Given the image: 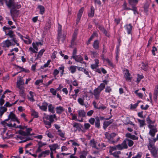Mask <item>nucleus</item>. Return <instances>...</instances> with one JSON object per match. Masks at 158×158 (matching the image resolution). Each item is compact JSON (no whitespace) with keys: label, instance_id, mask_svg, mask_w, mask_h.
Here are the masks:
<instances>
[{"label":"nucleus","instance_id":"1","mask_svg":"<svg viewBox=\"0 0 158 158\" xmlns=\"http://www.w3.org/2000/svg\"><path fill=\"white\" fill-rule=\"evenodd\" d=\"M147 147L152 157L158 158V148L155 147V143L150 142L147 145Z\"/></svg>","mask_w":158,"mask_h":158},{"label":"nucleus","instance_id":"2","mask_svg":"<svg viewBox=\"0 0 158 158\" xmlns=\"http://www.w3.org/2000/svg\"><path fill=\"white\" fill-rule=\"evenodd\" d=\"M15 44H16L17 46H19V45L18 40L16 38H13L11 42L9 40H7L3 41L2 43L3 47L7 48H9L10 46H14Z\"/></svg>","mask_w":158,"mask_h":158},{"label":"nucleus","instance_id":"3","mask_svg":"<svg viewBox=\"0 0 158 158\" xmlns=\"http://www.w3.org/2000/svg\"><path fill=\"white\" fill-rule=\"evenodd\" d=\"M117 148L115 147H110L109 150V153L110 155H112L115 158L119 157V155L121 154L119 151H115Z\"/></svg>","mask_w":158,"mask_h":158},{"label":"nucleus","instance_id":"4","mask_svg":"<svg viewBox=\"0 0 158 158\" xmlns=\"http://www.w3.org/2000/svg\"><path fill=\"white\" fill-rule=\"evenodd\" d=\"M148 127L150 129L149 133V134L152 137H154L157 131L156 125L149 124Z\"/></svg>","mask_w":158,"mask_h":158},{"label":"nucleus","instance_id":"5","mask_svg":"<svg viewBox=\"0 0 158 158\" xmlns=\"http://www.w3.org/2000/svg\"><path fill=\"white\" fill-rule=\"evenodd\" d=\"M77 113L78 114V118L77 121L79 122H83V118L85 117L86 113L84 110H78Z\"/></svg>","mask_w":158,"mask_h":158},{"label":"nucleus","instance_id":"6","mask_svg":"<svg viewBox=\"0 0 158 158\" xmlns=\"http://www.w3.org/2000/svg\"><path fill=\"white\" fill-rule=\"evenodd\" d=\"M115 147L119 150H122L128 148V145L127 143H126L125 140L122 143L117 145Z\"/></svg>","mask_w":158,"mask_h":158},{"label":"nucleus","instance_id":"7","mask_svg":"<svg viewBox=\"0 0 158 158\" xmlns=\"http://www.w3.org/2000/svg\"><path fill=\"white\" fill-rule=\"evenodd\" d=\"M108 81L106 80L103 81V82L100 84V85L98 86L97 88L102 91L105 88L106 85L108 84Z\"/></svg>","mask_w":158,"mask_h":158},{"label":"nucleus","instance_id":"8","mask_svg":"<svg viewBox=\"0 0 158 158\" xmlns=\"http://www.w3.org/2000/svg\"><path fill=\"white\" fill-rule=\"evenodd\" d=\"M50 153V151L49 150H46L42 151L38 155V157L40 158L41 157H45L49 155Z\"/></svg>","mask_w":158,"mask_h":158},{"label":"nucleus","instance_id":"9","mask_svg":"<svg viewBox=\"0 0 158 158\" xmlns=\"http://www.w3.org/2000/svg\"><path fill=\"white\" fill-rule=\"evenodd\" d=\"M101 92V91L98 89L97 88L94 89V91L93 95L96 99L99 100V99L100 94Z\"/></svg>","mask_w":158,"mask_h":158},{"label":"nucleus","instance_id":"10","mask_svg":"<svg viewBox=\"0 0 158 158\" xmlns=\"http://www.w3.org/2000/svg\"><path fill=\"white\" fill-rule=\"evenodd\" d=\"M8 119H6L4 121H2L1 122V124L4 127H6V126H8L10 128L12 127V123H8L6 122L8 121Z\"/></svg>","mask_w":158,"mask_h":158},{"label":"nucleus","instance_id":"11","mask_svg":"<svg viewBox=\"0 0 158 158\" xmlns=\"http://www.w3.org/2000/svg\"><path fill=\"white\" fill-rule=\"evenodd\" d=\"M49 147L50 148L51 151H55L56 149L60 148V147L57 143H54L50 145Z\"/></svg>","mask_w":158,"mask_h":158},{"label":"nucleus","instance_id":"12","mask_svg":"<svg viewBox=\"0 0 158 158\" xmlns=\"http://www.w3.org/2000/svg\"><path fill=\"white\" fill-rule=\"evenodd\" d=\"M48 104L47 102H44L43 103L42 105H37V106L39 107L42 110L44 111H46L47 108Z\"/></svg>","mask_w":158,"mask_h":158},{"label":"nucleus","instance_id":"13","mask_svg":"<svg viewBox=\"0 0 158 158\" xmlns=\"http://www.w3.org/2000/svg\"><path fill=\"white\" fill-rule=\"evenodd\" d=\"M35 96V94L30 91L29 92V94L28 95L27 97L28 99L30 101L33 102L35 101V99L34 98V96Z\"/></svg>","mask_w":158,"mask_h":158},{"label":"nucleus","instance_id":"14","mask_svg":"<svg viewBox=\"0 0 158 158\" xmlns=\"http://www.w3.org/2000/svg\"><path fill=\"white\" fill-rule=\"evenodd\" d=\"M73 58L77 62H80L82 64H84L85 63L84 61L82 62L83 59L81 56L80 55H77L76 56H74Z\"/></svg>","mask_w":158,"mask_h":158},{"label":"nucleus","instance_id":"15","mask_svg":"<svg viewBox=\"0 0 158 158\" xmlns=\"http://www.w3.org/2000/svg\"><path fill=\"white\" fill-rule=\"evenodd\" d=\"M125 136L128 138L131 139L133 140H137L138 139V137L134 135H132L131 134L128 133L126 134Z\"/></svg>","mask_w":158,"mask_h":158},{"label":"nucleus","instance_id":"16","mask_svg":"<svg viewBox=\"0 0 158 158\" xmlns=\"http://www.w3.org/2000/svg\"><path fill=\"white\" fill-rule=\"evenodd\" d=\"M158 94V84L156 85L155 87L153 95L155 101H156L157 98V95Z\"/></svg>","mask_w":158,"mask_h":158},{"label":"nucleus","instance_id":"17","mask_svg":"<svg viewBox=\"0 0 158 158\" xmlns=\"http://www.w3.org/2000/svg\"><path fill=\"white\" fill-rule=\"evenodd\" d=\"M57 132L58 135L61 138V140H64L66 138L65 137V133L64 132L60 130H57Z\"/></svg>","mask_w":158,"mask_h":158},{"label":"nucleus","instance_id":"18","mask_svg":"<svg viewBox=\"0 0 158 158\" xmlns=\"http://www.w3.org/2000/svg\"><path fill=\"white\" fill-rule=\"evenodd\" d=\"M124 27L127 31V33L128 34H131L132 28L131 25V24H127Z\"/></svg>","mask_w":158,"mask_h":158},{"label":"nucleus","instance_id":"19","mask_svg":"<svg viewBox=\"0 0 158 158\" xmlns=\"http://www.w3.org/2000/svg\"><path fill=\"white\" fill-rule=\"evenodd\" d=\"M17 118L15 114L11 112L10 113V114L8 115V118L7 119H8L9 120L10 119H11V121L15 122V120H16V119Z\"/></svg>","mask_w":158,"mask_h":158},{"label":"nucleus","instance_id":"20","mask_svg":"<svg viewBox=\"0 0 158 158\" xmlns=\"http://www.w3.org/2000/svg\"><path fill=\"white\" fill-rule=\"evenodd\" d=\"M61 31V26L60 25H59V27H58V39L59 40L61 39L62 40H63L65 38V35H63L61 36V35L60 31Z\"/></svg>","mask_w":158,"mask_h":158},{"label":"nucleus","instance_id":"21","mask_svg":"<svg viewBox=\"0 0 158 158\" xmlns=\"http://www.w3.org/2000/svg\"><path fill=\"white\" fill-rule=\"evenodd\" d=\"M130 74L128 71L127 69L126 70L125 73L124 75V77L127 81H131V78L130 77Z\"/></svg>","mask_w":158,"mask_h":158},{"label":"nucleus","instance_id":"22","mask_svg":"<svg viewBox=\"0 0 158 158\" xmlns=\"http://www.w3.org/2000/svg\"><path fill=\"white\" fill-rule=\"evenodd\" d=\"M84 10V8L83 7H82L79 10V11L77 15V21H79V20L80 19L81 17V16Z\"/></svg>","mask_w":158,"mask_h":158},{"label":"nucleus","instance_id":"23","mask_svg":"<svg viewBox=\"0 0 158 158\" xmlns=\"http://www.w3.org/2000/svg\"><path fill=\"white\" fill-rule=\"evenodd\" d=\"M32 129L31 128H28L27 129V132L24 131H21L20 133L21 134L23 135H26V136H28L30 135V132L32 131Z\"/></svg>","mask_w":158,"mask_h":158},{"label":"nucleus","instance_id":"24","mask_svg":"<svg viewBox=\"0 0 158 158\" xmlns=\"http://www.w3.org/2000/svg\"><path fill=\"white\" fill-rule=\"evenodd\" d=\"M7 109L4 106L0 107V118H1L4 114V113L6 111Z\"/></svg>","mask_w":158,"mask_h":158},{"label":"nucleus","instance_id":"25","mask_svg":"<svg viewBox=\"0 0 158 158\" xmlns=\"http://www.w3.org/2000/svg\"><path fill=\"white\" fill-rule=\"evenodd\" d=\"M6 3L7 6L9 8H13L15 7V3L12 0H8V1H6Z\"/></svg>","mask_w":158,"mask_h":158},{"label":"nucleus","instance_id":"26","mask_svg":"<svg viewBox=\"0 0 158 158\" xmlns=\"http://www.w3.org/2000/svg\"><path fill=\"white\" fill-rule=\"evenodd\" d=\"M113 120L111 119L109 121H105L103 123V128L105 129L108 126L113 123Z\"/></svg>","mask_w":158,"mask_h":158},{"label":"nucleus","instance_id":"27","mask_svg":"<svg viewBox=\"0 0 158 158\" xmlns=\"http://www.w3.org/2000/svg\"><path fill=\"white\" fill-rule=\"evenodd\" d=\"M56 113L60 114L64 110V109L62 106H59L56 108Z\"/></svg>","mask_w":158,"mask_h":158},{"label":"nucleus","instance_id":"28","mask_svg":"<svg viewBox=\"0 0 158 158\" xmlns=\"http://www.w3.org/2000/svg\"><path fill=\"white\" fill-rule=\"evenodd\" d=\"M73 127L76 128V131L77 130H80L81 129L82 126L80 123H74L73 124Z\"/></svg>","mask_w":158,"mask_h":158},{"label":"nucleus","instance_id":"29","mask_svg":"<svg viewBox=\"0 0 158 158\" xmlns=\"http://www.w3.org/2000/svg\"><path fill=\"white\" fill-rule=\"evenodd\" d=\"M96 121L95 122V127L98 128L100 127V123L99 118L97 116L95 118Z\"/></svg>","mask_w":158,"mask_h":158},{"label":"nucleus","instance_id":"30","mask_svg":"<svg viewBox=\"0 0 158 158\" xmlns=\"http://www.w3.org/2000/svg\"><path fill=\"white\" fill-rule=\"evenodd\" d=\"M89 144L93 148H97V142L94 139L91 140Z\"/></svg>","mask_w":158,"mask_h":158},{"label":"nucleus","instance_id":"31","mask_svg":"<svg viewBox=\"0 0 158 158\" xmlns=\"http://www.w3.org/2000/svg\"><path fill=\"white\" fill-rule=\"evenodd\" d=\"M48 111L51 113L53 114L54 113V107L52 104H50L48 106Z\"/></svg>","mask_w":158,"mask_h":158},{"label":"nucleus","instance_id":"32","mask_svg":"<svg viewBox=\"0 0 158 158\" xmlns=\"http://www.w3.org/2000/svg\"><path fill=\"white\" fill-rule=\"evenodd\" d=\"M125 140L126 143L128 144L129 147H131L133 145L134 143L132 140L128 139H126Z\"/></svg>","mask_w":158,"mask_h":158},{"label":"nucleus","instance_id":"33","mask_svg":"<svg viewBox=\"0 0 158 158\" xmlns=\"http://www.w3.org/2000/svg\"><path fill=\"white\" fill-rule=\"evenodd\" d=\"M54 119L56 120V121L57 120L56 116L55 114L50 115L49 116V120L51 123L54 121Z\"/></svg>","mask_w":158,"mask_h":158},{"label":"nucleus","instance_id":"34","mask_svg":"<svg viewBox=\"0 0 158 158\" xmlns=\"http://www.w3.org/2000/svg\"><path fill=\"white\" fill-rule=\"evenodd\" d=\"M99 42L98 40H95L93 45V48L95 49H98L99 48Z\"/></svg>","mask_w":158,"mask_h":158},{"label":"nucleus","instance_id":"35","mask_svg":"<svg viewBox=\"0 0 158 158\" xmlns=\"http://www.w3.org/2000/svg\"><path fill=\"white\" fill-rule=\"evenodd\" d=\"M144 76L143 74H138L137 75V80L136 82L137 83H139L141 80L144 78Z\"/></svg>","mask_w":158,"mask_h":158},{"label":"nucleus","instance_id":"36","mask_svg":"<svg viewBox=\"0 0 158 158\" xmlns=\"http://www.w3.org/2000/svg\"><path fill=\"white\" fill-rule=\"evenodd\" d=\"M21 131L19 132V134L16 135L17 139H25L26 138L25 136H26V135H23L21 134L20 133Z\"/></svg>","mask_w":158,"mask_h":158},{"label":"nucleus","instance_id":"37","mask_svg":"<svg viewBox=\"0 0 158 158\" xmlns=\"http://www.w3.org/2000/svg\"><path fill=\"white\" fill-rule=\"evenodd\" d=\"M77 67L75 66H71L68 69L72 73H74L76 71V69Z\"/></svg>","mask_w":158,"mask_h":158},{"label":"nucleus","instance_id":"38","mask_svg":"<svg viewBox=\"0 0 158 158\" xmlns=\"http://www.w3.org/2000/svg\"><path fill=\"white\" fill-rule=\"evenodd\" d=\"M64 66L63 64H61L59 68V71L60 73L61 76L64 74Z\"/></svg>","mask_w":158,"mask_h":158},{"label":"nucleus","instance_id":"39","mask_svg":"<svg viewBox=\"0 0 158 158\" xmlns=\"http://www.w3.org/2000/svg\"><path fill=\"white\" fill-rule=\"evenodd\" d=\"M137 120L139 123L140 127H142L145 125V121L144 120L137 119Z\"/></svg>","mask_w":158,"mask_h":158},{"label":"nucleus","instance_id":"40","mask_svg":"<svg viewBox=\"0 0 158 158\" xmlns=\"http://www.w3.org/2000/svg\"><path fill=\"white\" fill-rule=\"evenodd\" d=\"M45 50L44 49H41L38 53V54L36 58V59H38L42 56L43 53L45 52Z\"/></svg>","mask_w":158,"mask_h":158},{"label":"nucleus","instance_id":"41","mask_svg":"<svg viewBox=\"0 0 158 158\" xmlns=\"http://www.w3.org/2000/svg\"><path fill=\"white\" fill-rule=\"evenodd\" d=\"M31 115L35 118H37L38 117V113L33 109L31 110Z\"/></svg>","mask_w":158,"mask_h":158},{"label":"nucleus","instance_id":"42","mask_svg":"<svg viewBox=\"0 0 158 158\" xmlns=\"http://www.w3.org/2000/svg\"><path fill=\"white\" fill-rule=\"evenodd\" d=\"M138 2V0H129V4L132 7L135 6V5L137 4Z\"/></svg>","mask_w":158,"mask_h":158},{"label":"nucleus","instance_id":"43","mask_svg":"<svg viewBox=\"0 0 158 158\" xmlns=\"http://www.w3.org/2000/svg\"><path fill=\"white\" fill-rule=\"evenodd\" d=\"M37 8L40 10V13L41 15H43L45 11L44 7L42 5H39Z\"/></svg>","mask_w":158,"mask_h":158},{"label":"nucleus","instance_id":"44","mask_svg":"<svg viewBox=\"0 0 158 158\" xmlns=\"http://www.w3.org/2000/svg\"><path fill=\"white\" fill-rule=\"evenodd\" d=\"M44 122L46 125V127L47 128H50L51 126V123L50 122L47 120H43Z\"/></svg>","mask_w":158,"mask_h":158},{"label":"nucleus","instance_id":"45","mask_svg":"<svg viewBox=\"0 0 158 158\" xmlns=\"http://www.w3.org/2000/svg\"><path fill=\"white\" fill-rule=\"evenodd\" d=\"M39 44L41 45L42 44L40 42H38L36 43L33 42L32 44L33 48L36 51L38 50V46Z\"/></svg>","mask_w":158,"mask_h":158},{"label":"nucleus","instance_id":"46","mask_svg":"<svg viewBox=\"0 0 158 158\" xmlns=\"http://www.w3.org/2000/svg\"><path fill=\"white\" fill-rule=\"evenodd\" d=\"M78 33V30L77 29H76L74 32L73 34V37H72V42H74V41L76 39L77 36V35Z\"/></svg>","mask_w":158,"mask_h":158},{"label":"nucleus","instance_id":"47","mask_svg":"<svg viewBox=\"0 0 158 158\" xmlns=\"http://www.w3.org/2000/svg\"><path fill=\"white\" fill-rule=\"evenodd\" d=\"M17 87L19 89V92L20 94H23L24 93V87L23 85H17Z\"/></svg>","mask_w":158,"mask_h":158},{"label":"nucleus","instance_id":"48","mask_svg":"<svg viewBox=\"0 0 158 158\" xmlns=\"http://www.w3.org/2000/svg\"><path fill=\"white\" fill-rule=\"evenodd\" d=\"M98 28L102 31L107 36H109V34H107V32L104 29V28L100 26H99L98 27Z\"/></svg>","mask_w":158,"mask_h":158},{"label":"nucleus","instance_id":"49","mask_svg":"<svg viewBox=\"0 0 158 158\" xmlns=\"http://www.w3.org/2000/svg\"><path fill=\"white\" fill-rule=\"evenodd\" d=\"M98 147H97V149H103L104 148L106 147V145L103 143H101L98 144Z\"/></svg>","mask_w":158,"mask_h":158},{"label":"nucleus","instance_id":"50","mask_svg":"<svg viewBox=\"0 0 158 158\" xmlns=\"http://www.w3.org/2000/svg\"><path fill=\"white\" fill-rule=\"evenodd\" d=\"M51 61L50 60H48L46 63L44 64L43 66H41L40 67V69H43L44 68H46L48 67L49 65L50 64V63Z\"/></svg>","mask_w":158,"mask_h":158},{"label":"nucleus","instance_id":"51","mask_svg":"<svg viewBox=\"0 0 158 158\" xmlns=\"http://www.w3.org/2000/svg\"><path fill=\"white\" fill-rule=\"evenodd\" d=\"M87 154V152L86 151L82 152L80 156V158H86Z\"/></svg>","mask_w":158,"mask_h":158},{"label":"nucleus","instance_id":"52","mask_svg":"<svg viewBox=\"0 0 158 158\" xmlns=\"http://www.w3.org/2000/svg\"><path fill=\"white\" fill-rule=\"evenodd\" d=\"M38 146L41 148H42L43 146L47 145V143L46 142L43 143L41 141H38Z\"/></svg>","mask_w":158,"mask_h":158},{"label":"nucleus","instance_id":"53","mask_svg":"<svg viewBox=\"0 0 158 158\" xmlns=\"http://www.w3.org/2000/svg\"><path fill=\"white\" fill-rule=\"evenodd\" d=\"M94 14V8L93 7H91L90 12H89L88 15L89 16L93 17Z\"/></svg>","mask_w":158,"mask_h":158},{"label":"nucleus","instance_id":"54","mask_svg":"<svg viewBox=\"0 0 158 158\" xmlns=\"http://www.w3.org/2000/svg\"><path fill=\"white\" fill-rule=\"evenodd\" d=\"M33 139L32 137H26V139H24L22 141H20L19 142V143H22L26 141H28L31 140H32Z\"/></svg>","mask_w":158,"mask_h":158},{"label":"nucleus","instance_id":"55","mask_svg":"<svg viewBox=\"0 0 158 158\" xmlns=\"http://www.w3.org/2000/svg\"><path fill=\"white\" fill-rule=\"evenodd\" d=\"M6 35H9L11 38H15L14 37V35L13 34V32L11 30L7 34L6 33Z\"/></svg>","mask_w":158,"mask_h":158},{"label":"nucleus","instance_id":"56","mask_svg":"<svg viewBox=\"0 0 158 158\" xmlns=\"http://www.w3.org/2000/svg\"><path fill=\"white\" fill-rule=\"evenodd\" d=\"M45 134L47 135L48 137L50 138H53L54 137V136L52 134L48 131H46Z\"/></svg>","mask_w":158,"mask_h":158},{"label":"nucleus","instance_id":"57","mask_svg":"<svg viewBox=\"0 0 158 158\" xmlns=\"http://www.w3.org/2000/svg\"><path fill=\"white\" fill-rule=\"evenodd\" d=\"M70 142H71L72 143V146H79L80 145V144L78 143L75 142L73 140H69Z\"/></svg>","mask_w":158,"mask_h":158},{"label":"nucleus","instance_id":"58","mask_svg":"<svg viewBox=\"0 0 158 158\" xmlns=\"http://www.w3.org/2000/svg\"><path fill=\"white\" fill-rule=\"evenodd\" d=\"M112 91V89L109 86H106L105 89V92L106 93H109Z\"/></svg>","mask_w":158,"mask_h":158},{"label":"nucleus","instance_id":"59","mask_svg":"<svg viewBox=\"0 0 158 158\" xmlns=\"http://www.w3.org/2000/svg\"><path fill=\"white\" fill-rule=\"evenodd\" d=\"M78 103L81 105L83 106L84 105V100L83 99L81 98H79L77 100Z\"/></svg>","mask_w":158,"mask_h":158},{"label":"nucleus","instance_id":"60","mask_svg":"<svg viewBox=\"0 0 158 158\" xmlns=\"http://www.w3.org/2000/svg\"><path fill=\"white\" fill-rule=\"evenodd\" d=\"M13 104L12 103H10L9 102H6L4 105V106H5V107L6 108L7 107H10L13 106Z\"/></svg>","mask_w":158,"mask_h":158},{"label":"nucleus","instance_id":"61","mask_svg":"<svg viewBox=\"0 0 158 158\" xmlns=\"http://www.w3.org/2000/svg\"><path fill=\"white\" fill-rule=\"evenodd\" d=\"M59 71L57 69H55L54 70L53 75L54 77L55 78V79H56V76L59 73Z\"/></svg>","mask_w":158,"mask_h":158},{"label":"nucleus","instance_id":"62","mask_svg":"<svg viewBox=\"0 0 158 158\" xmlns=\"http://www.w3.org/2000/svg\"><path fill=\"white\" fill-rule=\"evenodd\" d=\"M50 92L53 95H56V91L54 88H51L50 89Z\"/></svg>","mask_w":158,"mask_h":158},{"label":"nucleus","instance_id":"63","mask_svg":"<svg viewBox=\"0 0 158 158\" xmlns=\"http://www.w3.org/2000/svg\"><path fill=\"white\" fill-rule=\"evenodd\" d=\"M105 135L106 138L109 140H110L111 139V136L110 134L108 132H106L105 133Z\"/></svg>","mask_w":158,"mask_h":158},{"label":"nucleus","instance_id":"64","mask_svg":"<svg viewBox=\"0 0 158 158\" xmlns=\"http://www.w3.org/2000/svg\"><path fill=\"white\" fill-rule=\"evenodd\" d=\"M90 124L88 123H85L84 124V129L85 130H88L90 127Z\"/></svg>","mask_w":158,"mask_h":158}]
</instances>
